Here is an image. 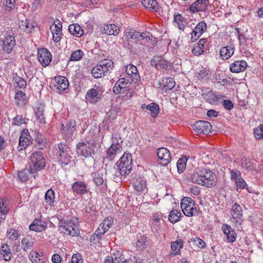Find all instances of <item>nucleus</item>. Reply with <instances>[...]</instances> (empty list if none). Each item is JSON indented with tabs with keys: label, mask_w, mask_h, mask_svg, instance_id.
<instances>
[{
	"label": "nucleus",
	"mask_w": 263,
	"mask_h": 263,
	"mask_svg": "<svg viewBox=\"0 0 263 263\" xmlns=\"http://www.w3.org/2000/svg\"><path fill=\"white\" fill-rule=\"evenodd\" d=\"M30 136L29 135H23V134L19 138V143L17 146L18 151L24 149L30 142Z\"/></svg>",
	"instance_id": "40"
},
{
	"label": "nucleus",
	"mask_w": 263,
	"mask_h": 263,
	"mask_svg": "<svg viewBox=\"0 0 263 263\" xmlns=\"http://www.w3.org/2000/svg\"><path fill=\"white\" fill-rule=\"evenodd\" d=\"M84 52L81 49L73 51L69 58L70 61H79L81 60L84 55Z\"/></svg>",
	"instance_id": "54"
},
{
	"label": "nucleus",
	"mask_w": 263,
	"mask_h": 263,
	"mask_svg": "<svg viewBox=\"0 0 263 263\" xmlns=\"http://www.w3.org/2000/svg\"><path fill=\"white\" fill-rule=\"evenodd\" d=\"M164 82L163 88L165 91L171 90L173 88L175 85V82L174 80L171 77L166 78L163 80Z\"/></svg>",
	"instance_id": "55"
},
{
	"label": "nucleus",
	"mask_w": 263,
	"mask_h": 263,
	"mask_svg": "<svg viewBox=\"0 0 263 263\" xmlns=\"http://www.w3.org/2000/svg\"><path fill=\"white\" fill-rule=\"evenodd\" d=\"M148 110L151 111L152 116L155 118L159 113V105L156 103H151L149 104Z\"/></svg>",
	"instance_id": "57"
},
{
	"label": "nucleus",
	"mask_w": 263,
	"mask_h": 263,
	"mask_svg": "<svg viewBox=\"0 0 263 263\" xmlns=\"http://www.w3.org/2000/svg\"><path fill=\"white\" fill-rule=\"evenodd\" d=\"M193 129L198 134L208 135L211 132L212 125L208 121L199 120L195 123L193 125Z\"/></svg>",
	"instance_id": "12"
},
{
	"label": "nucleus",
	"mask_w": 263,
	"mask_h": 263,
	"mask_svg": "<svg viewBox=\"0 0 263 263\" xmlns=\"http://www.w3.org/2000/svg\"><path fill=\"white\" fill-rule=\"evenodd\" d=\"M37 138L36 139V142L37 143V146L39 149H43L44 147H45L46 140L45 138L44 137L42 138V135L37 136Z\"/></svg>",
	"instance_id": "64"
},
{
	"label": "nucleus",
	"mask_w": 263,
	"mask_h": 263,
	"mask_svg": "<svg viewBox=\"0 0 263 263\" xmlns=\"http://www.w3.org/2000/svg\"><path fill=\"white\" fill-rule=\"evenodd\" d=\"M125 71L130 76L133 82L136 83L140 81V77L136 66L133 64L127 65L125 68Z\"/></svg>",
	"instance_id": "25"
},
{
	"label": "nucleus",
	"mask_w": 263,
	"mask_h": 263,
	"mask_svg": "<svg viewBox=\"0 0 263 263\" xmlns=\"http://www.w3.org/2000/svg\"><path fill=\"white\" fill-rule=\"evenodd\" d=\"M122 260V255L120 251H117L110 256H106L104 263H119Z\"/></svg>",
	"instance_id": "37"
},
{
	"label": "nucleus",
	"mask_w": 263,
	"mask_h": 263,
	"mask_svg": "<svg viewBox=\"0 0 263 263\" xmlns=\"http://www.w3.org/2000/svg\"><path fill=\"white\" fill-rule=\"evenodd\" d=\"M184 242L183 240L179 239L171 243V251L170 255L171 257L175 256L176 255L180 254V249L183 247Z\"/></svg>",
	"instance_id": "29"
},
{
	"label": "nucleus",
	"mask_w": 263,
	"mask_h": 263,
	"mask_svg": "<svg viewBox=\"0 0 263 263\" xmlns=\"http://www.w3.org/2000/svg\"><path fill=\"white\" fill-rule=\"evenodd\" d=\"M44 107L43 104H39L34 109L36 117L41 122H44L45 120L44 116Z\"/></svg>",
	"instance_id": "47"
},
{
	"label": "nucleus",
	"mask_w": 263,
	"mask_h": 263,
	"mask_svg": "<svg viewBox=\"0 0 263 263\" xmlns=\"http://www.w3.org/2000/svg\"><path fill=\"white\" fill-rule=\"evenodd\" d=\"M2 42L4 54H9L11 53L16 45L15 39L13 34L5 35L4 39H2Z\"/></svg>",
	"instance_id": "9"
},
{
	"label": "nucleus",
	"mask_w": 263,
	"mask_h": 263,
	"mask_svg": "<svg viewBox=\"0 0 263 263\" xmlns=\"http://www.w3.org/2000/svg\"><path fill=\"white\" fill-rule=\"evenodd\" d=\"M207 25L205 22L201 21L195 26L191 33V40L192 42L196 41L201 35L206 31Z\"/></svg>",
	"instance_id": "18"
},
{
	"label": "nucleus",
	"mask_w": 263,
	"mask_h": 263,
	"mask_svg": "<svg viewBox=\"0 0 263 263\" xmlns=\"http://www.w3.org/2000/svg\"><path fill=\"white\" fill-rule=\"evenodd\" d=\"M76 126V122L73 120L68 121L65 125L62 124L61 127L62 136L65 140H69L72 138Z\"/></svg>",
	"instance_id": "8"
},
{
	"label": "nucleus",
	"mask_w": 263,
	"mask_h": 263,
	"mask_svg": "<svg viewBox=\"0 0 263 263\" xmlns=\"http://www.w3.org/2000/svg\"><path fill=\"white\" fill-rule=\"evenodd\" d=\"M99 230H97L95 232L90 236V242L91 245H95L98 244L101 240L102 236L101 232H99Z\"/></svg>",
	"instance_id": "52"
},
{
	"label": "nucleus",
	"mask_w": 263,
	"mask_h": 263,
	"mask_svg": "<svg viewBox=\"0 0 263 263\" xmlns=\"http://www.w3.org/2000/svg\"><path fill=\"white\" fill-rule=\"evenodd\" d=\"M129 86V81L124 78L119 79L113 87V92L119 94L126 92Z\"/></svg>",
	"instance_id": "21"
},
{
	"label": "nucleus",
	"mask_w": 263,
	"mask_h": 263,
	"mask_svg": "<svg viewBox=\"0 0 263 263\" xmlns=\"http://www.w3.org/2000/svg\"><path fill=\"white\" fill-rule=\"evenodd\" d=\"M114 220L110 216L106 217L100 223L97 230H99L103 235L109 230L113 224Z\"/></svg>",
	"instance_id": "32"
},
{
	"label": "nucleus",
	"mask_w": 263,
	"mask_h": 263,
	"mask_svg": "<svg viewBox=\"0 0 263 263\" xmlns=\"http://www.w3.org/2000/svg\"><path fill=\"white\" fill-rule=\"evenodd\" d=\"M34 27L35 26L33 23L27 19L21 21L20 24V28L28 33H31L34 29Z\"/></svg>",
	"instance_id": "44"
},
{
	"label": "nucleus",
	"mask_w": 263,
	"mask_h": 263,
	"mask_svg": "<svg viewBox=\"0 0 263 263\" xmlns=\"http://www.w3.org/2000/svg\"><path fill=\"white\" fill-rule=\"evenodd\" d=\"M190 179L194 183L211 188L217 183V177L215 174L209 170H204L199 173H194L191 175Z\"/></svg>",
	"instance_id": "1"
},
{
	"label": "nucleus",
	"mask_w": 263,
	"mask_h": 263,
	"mask_svg": "<svg viewBox=\"0 0 263 263\" xmlns=\"http://www.w3.org/2000/svg\"><path fill=\"white\" fill-rule=\"evenodd\" d=\"M29 173H32L31 170L29 171V170L25 169L18 172V177L21 181L24 182L28 179Z\"/></svg>",
	"instance_id": "60"
},
{
	"label": "nucleus",
	"mask_w": 263,
	"mask_h": 263,
	"mask_svg": "<svg viewBox=\"0 0 263 263\" xmlns=\"http://www.w3.org/2000/svg\"><path fill=\"white\" fill-rule=\"evenodd\" d=\"M241 165L242 168L248 171H251L254 168L252 163L249 160H248L246 158L241 159Z\"/></svg>",
	"instance_id": "61"
},
{
	"label": "nucleus",
	"mask_w": 263,
	"mask_h": 263,
	"mask_svg": "<svg viewBox=\"0 0 263 263\" xmlns=\"http://www.w3.org/2000/svg\"><path fill=\"white\" fill-rule=\"evenodd\" d=\"M55 193L51 189H49L45 195V201L49 205H51L54 201Z\"/></svg>",
	"instance_id": "53"
},
{
	"label": "nucleus",
	"mask_w": 263,
	"mask_h": 263,
	"mask_svg": "<svg viewBox=\"0 0 263 263\" xmlns=\"http://www.w3.org/2000/svg\"><path fill=\"white\" fill-rule=\"evenodd\" d=\"M33 166H31V172L34 173L38 170L44 167L45 162L43 156V153L41 151L33 153L30 156Z\"/></svg>",
	"instance_id": "7"
},
{
	"label": "nucleus",
	"mask_w": 263,
	"mask_h": 263,
	"mask_svg": "<svg viewBox=\"0 0 263 263\" xmlns=\"http://www.w3.org/2000/svg\"><path fill=\"white\" fill-rule=\"evenodd\" d=\"M133 187L138 192H146L147 190L146 180L141 177L135 178L133 180Z\"/></svg>",
	"instance_id": "27"
},
{
	"label": "nucleus",
	"mask_w": 263,
	"mask_h": 263,
	"mask_svg": "<svg viewBox=\"0 0 263 263\" xmlns=\"http://www.w3.org/2000/svg\"><path fill=\"white\" fill-rule=\"evenodd\" d=\"M22 246L24 251H27L33 246L34 242L33 239L30 236H27L22 240Z\"/></svg>",
	"instance_id": "48"
},
{
	"label": "nucleus",
	"mask_w": 263,
	"mask_h": 263,
	"mask_svg": "<svg viewBox=\"0 0 263 263\" xmlns=\"http://www.w3.org/2000/svg\"><path fill=\"white\" fill-rule=\"evenodd\" d=\"M247 63L244 60L235 61L230 66V70L233 73H239L245 70Z\"/></svg>",
	"instance_id": "26"
},
{
	"label": "nucleus",
	"mask_w": 263,
	"mask_h": 263,
	"mask_svg": "<svg viewBox=\"0 0 263 263\" xmlns=\"http://www.w3.org/2000/svg\"><path fill=\"white\" fill-rule=\"evenodd\" d=\"M141 3L142 6L148 10L154 12L159 11L160 7L156 0H143Z\"/></svg>",
	"instance_id": "33"
},
{
	"label": "nucleus",
	"mask_w": 263,
	"mask_h": 263,
	"mask_svg": "<svg viewBox=\"0 0 263 263\" xmlns=\"http://www.w3.org/2000/svg\"><path fill=\"white\" fill-rule=\"evenodd\" d=\"M120 145L117 137H112V144L106 151V159L112 160L117 154L120 152Z\"/></svg>",
	"instance_id": "17"
},
{
	"label": "nucleus",
	"mask_w": 263,
	"mask_h": 263,
	"mask_svg": "<svg viewBox=\"0 0 263 263\" xmlns=\"http://www.w3.org/2000/svg\"><path fill=\"white\" fill-rule=\"evenodd\" d=\"M15 102L18 106H23L26 104L27 101V96L26 93L20 90L17 91L14 97Z\"/></svg>",
	"instance_id": "41"
},
{
	"label": "nucleus",
	"mask_w": 263,
	"mask_h": 263,
	"mask_svg": "<svg viewBox=\"0 0 263 263\" xmlns=\"http://www.w3.org/2000/svg\"><path fill=\"white\" fill-rule=\"evenodd\" d=\"M62 23L59 20L54 21L53 24L50 26V29L52 34V39L55 43L60 42L62 37Z\"/></svg>",
	"instance_id": "15"
},
{
	"label": "nucleus",
	"mask_w": 263,
	"mask_h": 263,
	"mask_svg": "<svg viewBox=\"0 0 263 263\" xmlns=\"http://www.w3.org/2000/svg\"><path fill=\"white\" fill-rule=\"evenodd\" d=\"M151 64L158 70H167L168 67H172V64L162 56H154L151 61Z\"/></svg>",
	"instance_id": "14"
},
{
	"label": "nucleus",
	"mask_w": 263,
	"mask_h": 263,
	"mask_svg": "<svg viewBox=\"0 0 263 263\" xmlns=\"http://www.w3.org/2000/svg\"><path fill=\"white\" fill-rule=\"evenodd\" d=\"M26 123V118L22 116L17 115L13 119L12 124L17 126H21Z\"/></svg>",
	"instance_id": "63"
},
{
	"label": "nucleus",
	"mask_w": 263,
	"mask_h": 263,
	"mask_svg": "<svg viewBox=\"0 0 263 263\" xmlns=\"http://www.w3.org/2000/svg\"><path fill=\"white\" fill-rule=\"evenodd\" d=\"M7 237L11 241H15L18 238V233L16 230L13 228H10L7 230Z\"/></svg>",
	"instance_id": "56"
},
{
	"label": "nucleus",
	"mask_w": 263,
	"mask_h": 263,
	"mask_svg": "<svg viewBox=\"0 0 263 263\" xmlns=\"http://www.w3.org/2000/svg\"><path fill=\"white\" fill-rule=\"evenodd\" d=\"M97 148L96 140H88L79 142L77 145V152L78 154L85 157H91L95 154V149Z\"/></svg>",
	"instance_id": "2"
},
{
	"label": "nucleus",
	"mask_w": 263,
	"mask_h": 263,
	"mask_svg": "<svg viewBox=\"0 0 263 263\" xmlns=\"http://www.w3.org/2000/svg\"><path fill=\"white\" fill-rule=\"evenodd\" d=\"M0 253L3 257V259L6 261L10 260L12 257L10 246L8 244H4L2 246Z\"/></svg>",
	"instance_id": "42"
},
{
	"label": "nucleus",
	"mask_w": 263,
	"mask_h": 263,
	"mask_svg": "<svg viewBox=\"0 0 263 263\" xmlns=\"http://www.w3.org/2000/svg\"><path fill=\"white\" fill-rule=\"evenodd\" d=\"M47 223L45 221L36 218L29 226V229L36 232H41L46 230Z\"/></svg>",
	"instance_id": "24"
},
{
	"label": "nucleus",
	"mask_w": 263,
	"mask_h": 263,
	"mask_svg": "<svg viewBox=\"0 0 263 263\" xmlns=\"http://www.w3.org/2000/svg\"><path fill=\"white\" fill-rule=\"evenodd\" d=\"M69 33L77 37H81L84 34V31L81 27L77 23L69 25L68 27Z\"/></svg>",
	"instance_id": "34"
},
{
	"label": "nucleus",
	"mask_w": 263,
	"mask_h": 263,
	"mask_svg": "<svg viewBox=\"0 0 263 263\" xmlns=\"http://www.w3.org/2000/svg\"><path fill=\"white\" fill-rule=\"evenodd\" d=\"M59 155L58 161L62 165H67L71 162V156L70 148L64 142H61L58 144Z\"/></svg>",
	"instance_id": "4"
},
{
	"label": "nucleus",
	"mask_w": 263,
	"mask_h": 263,
	"mask_svg": "<svg viewBox=\"0 0 263 263\" xmlns=\"http://www.w3.org/2000/svg\"><path fill=\"white\" fill-rule=\"evenodd\" d=\"M230 214L235 225H241L243 221L242 210L239 204L234 203L232 206Z\"/></svg>",
	"instance_id": "10"
},
{
	"label": "nucleus",
	"mask_w": 263,
	"mask_h": 263,
	"mask_svg": "<svg viewBox=\"0 0 263 263\" xmlns=\"http://www.w3.org/2000/svg\"><path fill=\"white\" fill-rule=\"evenodd\" d=\"M14 80L15 83L17 84V86L20 88L24 89L26 88V82L23 78L20 77L19 76H15L14 77Z\"/></svg>",
	"instance_id": "62"
},
{
	"label": "nucleus",
	"mask_w": 263,
	"mask_h": 263,
	"mask_svg": "<svg viewBox=\"0 0 263 263\" xmlns=\"http://www.w3.org/2000/svg\"><path fill=\"white\" fill-rule=\"evenodd\" d=\"M174 22L177 24V27L182 31L187 26L188 22L187 20L181 14L178 13L174 16Z\"/></svg>",
	"instance_id": "36"
},
{
	"label": "nucleus",
	"mask_w": 263,
	"mask_h": 263,
	"mask_svg": "<svg viewBox=\"0 0 263 263\" xmlns=\"http://www.w3.org/2000/svg\"><path fill=\"white\" fill-rule=\"evenodd\" d=\"M147 237L144 235L138 236L136 242V247L139 251H143L146 247Z\"/></svg>",
	"instance_id": "45"
},
{
	"label": "nucleus",
	"mask_w": 263,
	"mask_h": 263,
	"mask_svg": "<svg viewBox=\"0 0 263 263\" xmlns=\"http://www.w3.org/2000/svg\"><path fill=\"white\" fill-rule=\"evenodd\" d=\"M205 43V40L202 39L197 44H194L192 50L193 54L198 56L203 53Z\"/></svg>",
	"instance_id": "39"
},
{
	"label": "nucleus",
	"mask_w": 263,
	"mask_h": 263,
	"mask_svg": "<svg viewBox=\"0 0 263 263\" xmlns=\"http://www.w3.org/2000/svg\"><path fill=\"white\" fill-rule=\"evenodd\" d=\"M162 221H163V219L161 214L155 213L153 214L151 224L153 232L158 233L159 232Z\"/></svg>",
	"instance_id": "28"
},
{
	"label": "nucleus",
	"mask_w": 263,
	"mask_h": 263,
	"mask_svg": "<svg viewBox=\"0 0 263 263\" xmlns=\"http://www.w3.org/2000/svg\"><path fill=\"white\" fill-rule=\"evenodd\" d=\"M54 80V88L57 92L62 93L67 92L69 82L65 77L60 76L56 77Z\"/></svg>",
	"instance_id": "11"
},
{
	"label": "nucleus",
	"mask_w": 263,
	"mask_h": 263,
	"mask_svg": "<svg viewBox=\"0 0 263 263\" xmlns=\"http://www.w3.org/2000/svg\"><path fill=\"white\" fill-rule=\"evenodd\" d=\"M37 58L41 65L46 67L49 65L52 60V55L50 51L46 48L38 49Z\"/></svg>",
	"instance_id": "13"
},
{
	"label": "nucleus",
	"mask_w": 263,
	"mask_h": 263,
	"mask_svg": "<svg viewBox=\"0 0 263 263\" xmlns=\"http://www.w3.org/2000/svg\"><path fill=\"white\" fill-rule=\"evenodd\" d=\"M254 135L256 139L259 140L263 138V124H260L254 129Z\"/></svg>",
	"instance_id": "59"
},
{
	"label": "nucleus",
	"mask_w": 263,
	"mask_h": 263,
	"mask_svg": "<svg viewBox=\"0 0 263 263\" xmlns=\"http://www.w3.org/2000/svg\"><path fill=\"white\" fill-rule=\"evenodd\" d=\"M234 52V46L231 44L222 47L219 51L220 57L223 60H227L232 57Z\"/></svg>",
	"instance_id": "30"
},
{
	"label": "nucleus",
	"mask_w": 263,
	"mask_h": 263,
	"mask_svg": "<svg viewBox=\"0 0 263 263\" xmlns=\"http://www.w3.org/2000/svg\"><path fill=\"white\" fill-rule=\"evenodd\" d=\"M146 34L144 33H140L131 28H126L124 31V35L128 39L138 40V41H142L144 39L149 40V36H144Z\"/></svg>",
	"instance_id": "22"
},
{
	"label": "nucleus",
	"mask_w": 263,
	"mask_h": 263,
	"mask_svg": "<svg viewBox=\"0 0 263 263\" xmlns=\"http://www.w3.org/2000/svg\"><path fill=\"white\" fill-rule=\"evenodd\" d=\"M60 230L65 235L76 236L79 234L78 225L72 220L64 221L59 226Z\"/></svg>",
	"instance_id": "6"
},
{
	"label": "nucleus",
	"mask_w": 263,
	"mask_h": 263,
	"mask_svg": "<svg viewBox=\"0 0 263 263\" xmlns=\"http://www.w3.org/2000/svg\"><path fill=\"white\" fill-rule=\"evenodd\" d=\"M160 163L163 166L167 165L171 160V153L165 147H161L158 149L157 153Z\"/></svg>",
	"instance_id": "19"
},
{
	"label": "nucleus",
	"mask_w": 263,
	"mask_h": 263,
	"mask_svg": "<svg viewBox=\"0 0 263 263\" xmlns=\"http://www.w3.org/2000/svg\"><path fill=\"white\" fill-rule=\"evenodd\" d=\"M181 213L177 210H173L170 212L168 216V219L172 223H175L180 220L181 217Z\"/></svg>",
	"instance_id": "51"
},
{
	"label": "nucleus",
	"mask_w": 263,
	"mask_h": 263,
	"mask_svg": "<svg viewBox=\"0 0 263 263\" xmlns=\"http://www.w3.org/2000/svg\"><path fill=\"white\" fill-rule=\"evenodd\" d=\"M105 33L108 35H117L120 32L119 27L115 24L106 25L104 29Z\"/></svg>",
	"instance_id": "46"
},
{
	"label": "nucleus",
	"mask_w": 263,
	"mask_h": 263,
	"mask_svg": "<svg viewBox=\"0 0 263 263\" xmlns=\"http://www.w3.org/2000/svg\"><path fill=\"white\" fill-rule=\"evenodd\" d=\"M221 231L227 236V241L230 242H234L236 240V234L231 226L228 224L224 223L221 227Z\"/></svg>",
	"instance_id": "23"
},
{
	"label": "nucleus",
	"mask_w": 263,
	"mask_h": 263,
	"mask_svg": "<svg viewBox=\"0 0 263 263\" xmlns=\"http://www.w3.org/2000/svg\"><path fill=\"white\" fill-rule=\"evenodd\" d=\"M85 99L90 103H96L100 99L98 90L94 88L89 89L86 92Z\"/></svg>",
	"instance_id": "31"
},
{
	"label": "nucleus",
	"mask_w": 263,
	"mask_h": 263,
	"mask_svg": "<svg viewBox=\"0 0 263 263\" xmlns=\"http://www.w3.org/2000/svg\"><path fill=\"white\" fill-rule=\"evenodd\" d=\"M118 169L122 176H126L132 168V156L129 153H124L117 163Z\"/></svg>",
	"instance_id": "3"
},
{
	"label": "nucleus",
	"mask_w": 263,
	"mask_h": 263,
	"mask_svg": "<svg viewBox=\"0 0 263 263\" xmlns=\"http://www.w3.org/2000/svg\"><path fill=\"white\" fill-rule=\"evenodd\" d=\"M181 208L184 215L192 217L197 215V210L193 200L188 197H183L181 201Z\"/></svg>",
	"instance_id": "5"
},
{
	"label": "nucleus",
	"mask_w": 263,
	"mask_h": 263,
	"mask_svg": "<svg viewBox=\"0 0 263 263\" xmlns=\"http://www.w3.org/2000/svg\"><path fill=\"white\" fill-rule=\"evenodd\" d=\"M29 257L32 263H44L47 260L42 253H37L34 251L30 252Z\"/></svg>",
	"instance_id": "35"
},
{
	"label": "nucleus",
	"mask_w": 263,
	"mask_h": 263,
	"mask_svg": "<svg viewBox=\"0 0 263 263\" xmlns=\"http://www.w3.org/2000/svg\"><path fill=\"white\" fill-rule=\"evenodd\" d=\"M73 193L83 196L88 193L89 189L86 182L84 181H77L74 182L71 186Z\"/></svg>",
	"instance_id": "20"
},
{
	"label": "nucleus",
	"mask_w": 263,
	"mask_h": 263,
	"mask_svg": "<svg viewBox=\"0 0 263 263\" xmlns=\"http://www.w3.org/2000/svg\"><path fill=\"white\" fill-rule=\"evenodd\" d=\"M210 72V70L209 69H206L205 68L200 70L196 74L197 79L200 81H206V80H208L209 79V76Z\"/></svg>",
	"instance_id": "50"
},
{
	"label": "nucleus",
	"mask_w": 263,
	"mask_h": 263,
	"mask_svg": "<svg viewBox=\"0 0 263 263\" xmlns=\"http://www.w3.org/2000/svg\"><path fill=\"white\" fill-rule=\"evenodd\" d=\"M209 0H196L189 6L187 10L192 13L204 12L208 7Z\"/></svg>",
	"instance_id": "16"
},
{
	"label": "nucleus",
	"mask_w": 263,
	"mask_h": 263,
	"mask_svg": "<svg viewBox=\"0 0 263 263\" xmlns=\"http://www.w3.org/2000/svg\"><path fill=\"white\" fill-rule=\"evenodd\" d=\"M93 180L97 185H100L104 182V175L102 170H98L93 174Z\"/></svg>",
	"instance_id": "49"
},
{
	"label": "nucleus",
	"mask_w": 263,
	"mask_h": 263,
	"mask_svg": "<svg viewBox=\"0 0 263 263\" xmlns=\"http://www.w3.org/2000/svg\"><path fill=\"white\" fill-rule=\"evenodd\" d=\"M99 62L101 66L103 68V71L105 72V74L106 76L108 75L114 67V62L110 59H103Z\"/></svg>",
	"instance_id": "38"
},
{
	"label": "nucleus",
	"mask_w": 263,
	"mask_h": 263,
	"mask_svg": "<svg viewBox=\"0 0 263 263\" xmlns=\"http://www.w3.org/2000/svg\"><path fill=\"white\" fill-rule=\"evenodd\" d=\"M3 5L5 7L6 10L11 11L14 10L15 7V1L4 0Z\"/></svg>",
	"instance_id": "58"
},
{
	"label": "nucleus",
	"mask_w": 263,
	"mask_h": 263,
	"mask_svg": "<svg viewBox=\"0 0 263 263\" xmlns=\"http://www.w3.org/2000/svg\"><path fill=\"white\" fill-rule=\"evenodd\" d=\"M91 73L92 77L96 79L101 78L106 76L105 72L103 71V68L101 66L100 62L92 69Z\"/></svg>",
	"instance_id": "43"
}]
</instances>
